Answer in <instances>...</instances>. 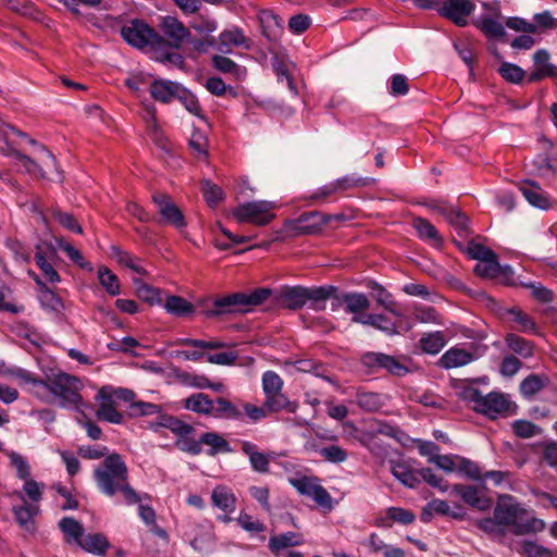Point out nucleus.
Listing matches in <instances>:
<instances>
[{
	"instance_id": "1",
	"label": "nucleus",
	"mask_w": 557,
	"mask_h": 557,
	"mask_svg": "<svg viewBox=\"0 0 557 557\" xmlns=\"http://www.w3.org/2000/svg\"><path fill=\"white\" fill-rule=\"evenodd\" d=\"M94 479L99 491L109 496L121 495L126 505L141 503L144 498L129 484L128 469L119 454L108 455L104 460L95 469Z\"/></svg>"
},
{
	"instance_id": "2",
	"label": "nucleus",
	"mask_w": 557,
	"mask_h": 557,
	"mask_svg": "<svg viewBox=\"0 0 557 557\" xmlns=\"http://www.w3.org/2000/svg\"><path fill=\"white\" fill-rule=\"evenodd\" d=\"M271 289L262 287L249 294L234 293L219 297L213 301V308L206 311L207 317H218L248 311L251 307L263 304L271 295Z\"/></svg>"
},
{
	"instance_id": "3",
	"label": "nucleus",
	"mask_w": 557,
	"mask_h": 557,
	"mask_svg": "<svg viewBox=\"0 0 557 557\" xmlns=\"http://www.w3.org/2000/svg\"><path fill=\"white\" fill-rule=\"evenodd\" d=\"M458 395L460 399L472 404L471 408L475 412L482 413L491 419H496L509 408L508 399L504 394L498 392H491L483 395L478 388L465 386L459 391Z\"/></svg>"
},
{
	"instance_id": "4",
	"label": "nucleus",
	"mask_w": 557,
	"mask_h": 557,
	"mask_svg": "<svg viewBox=\"0 0 557 557\" xmlns=\"http://www.w3.org/2000/svg\"><path fill=\"white\" fill-rule=\"evenodd\" d=\"M81 388L82 383L76 376L58 371L46 376L41 392L58 397L62 406H76L82 401Z\"/></svg>"
},
{
	"instance_id": "5",
	"label": "nucleus",
	"mask_w": 557,
	"mask_h": 557,
	"mask_svg": "<svg viewBox=\"0 0 557 557\" xmlns=\"http://www.w3.org/2000/svg\"><path fill=\"white\" fill-rule=\"evenodd\" d=\"M26 137V133L15 128L14 126H5L0 131V152L4 156H15L23 163L26 173L37 174L38 177L45 178L46 173L42 170V166L34 159L16 149L18 146L17 138Z\"/></svg>"
},
{
	"instance_id": "6",
	"label": "nucleus",
	"mask_w": 557,
	"mask_h": 557,
	"mask_svg": "<svg viewBox=\"0 0 557 557\" xmlns=\"http://www.w3.org/2000/svg\"><path fill=\"white\" fill-rule=\"evenodd\" d=\"M121 35L127 44L138 49L151 47L153 50H162L165 45L163 36L139 20H133L123 26Z\"/></svg>"
},
{
	"instance_id": "7",
	"label": "nucleus",
	"mask_w": 557,
	"mask_h": 557,
	"mask_svg": "<svg viewBox=\"0 0 557 557\" xmlns=\"http://www.w3.org/2000/svg\"><path fill=\"white\" fill-rule=\"evenodd\" d=\"M159 419L160 426L171 430L177 436L175 445L178 449L193 456H197L202 453L200 437L195 440L191 436L195 432L193 425L173 416H160Z\"/></svg>"
},
{
	"instance_id": "8",
	"label": "nucleus",
	"mask_w": 557,
	"mask_h": 557,
	"mask_svg": "<svg viewBox=\"0 0 557 557\" xmlns=\"http://www.w3.org/2000/svg\"><path fill=\"white\" fill-rule=\"evenodd\" d=\"M360 362L368 374L385 371L392 375L403 376L409 371L399 358L383 352H364L360 358Z\"/></svg>"
},
{
	"instance_id": "9",
	"label": "nucleus",
	"mask_w": 557,
	"mask_h": 557,
	"mask_svg": "<svg viewBox=\"0 0 557 557\" xmlns=\"http://www.w3.org/2000/svg\"><path fill=\"white\" fill-rule=\"evenodd\" d=\"M274 203L270 201H249L239 205L233 210V216L239 223H252L258 226L268 225L273 219Z\"/></svg>"
},
{
	"instance_id": "10",
	"label": "nucleus",
	"mask_w": 557,
	"mask_h": 557,
	"mask_svg": "<svg viewBox=\"0 0 557 557\" xmlns=\"http://www.w3.org/2000/svg\"><path fill=\"white\" fill-rule=\"evenodd\" d=\"M331 215H324L319 211L305 212L297 219L287 220L284 223L283 233L293 237L315 234L331 222Z\"/></svg>"
},
{
	"instance_id": "11",
	"label": "nucleus",
	"mask_w": 557,
	"mask_h": 557,
	"mask_svg": "<svg viewBox=\"0 0 557 557\" xmlns=\"http://www.w3.org/2000/svg\"><path fill=\"white\" fill-rule=\"evenodd\" d=\"M152 201L158 207L161 216L160 223L172 225L176 228H184L186 220L182 210L173 202L171 197L163 193L152 195Z\"/></svg>"
},
{
	"instance_id": "12",
	"label": "nucleus",
	"mask_w": 557,
	"mask_h": 557,
	"mask_svg": "<svg viewBox=\"0 0 557 557\" xmlns=\"http://www.w3.org/2000/svg\"><path fill=\"white\" fill-rule=\"evenodd\" d=\"M289 483L301 495L312 497L314 502L322 506L331 508L332 497L330 493L319 483V480L313 476H301L289 479Z\"/></svg>"
},
{
	"instance_id": "13",
	"label": "nucleus",
	"mask_w": 557,
	"mask_h": 557,
	"mask_svg": "<svg viewBox=\"0 0 557 557\" xmlns=\"http://www.w3.org/2000/svg\"><path fill=\"white\" fill-rule=\"evenodd\" d=\"M160 29L163 33L165 45L163 49L171 47L180 49L182 45L190 37L189 29L176 17L163 16L160 22Z\"/></svg>"
},
{
	"instance_id": "14",
	"label": "nucleus",
	"mask_w": 557,
	"mask_h": 557,
	"mask_svg": "<svg viewBox=\"0 0 557 557\" xmlns=\"http://www.w3.org/2000/svg\"><path fill=\"white\" fill-rule=\"evenodd\" d=\"M55 257L57 250L51 244L44 243L36 246L35 262L50 283L60 281V275L52 264Z\"/></svg>"
},
{
	"instance_id": "15",
	"label": "nucleus",
	"mask_w": 557,
	"mask_h": 557,
	"mask_svg": "<svg viewBox=\"0 0 557 557\" xmlns=\"http://www.w3.org/2000/svg\"><path fill=\"white\" fill-rule=\"evenodd\" d=\"M474 9L473 0H447L443 3L441 13L456 25L463 27L468 24V16Z\"/></svg>"
},
{
	"instance_id": "16",
	"label": "nucleus",
	"mask_w": 557,
	"mask_h": 557,
	"mask_svg": "<svg viewBox=\"0 0 557 557\" xmlns=\"http://www.w3.org/2000/svg\"><path fill=\"white\" fill-rule=\"evenodd\" d=\"M240 451L248 457L251 469L258 473H269L272 453L261 451L259 446L250 441H239Z\"/></svg>"
},
{
	"instance_id": "17",
	"label": "nucleus",
	"mask_w": 557,
	"mask_h": 557,
	"mask_svg": "<svg viewBox=\"0 0 557 557\" xmlns=\"http://www.w3.org/2000/svg\"><path fill=\"white\" fill-rule=\"evenodd\" d=\"M97 398L100 400L99 408L96 411V416L99 420L114 424H122L124 422V417L117 411L116 401L112 394L108 393L107 389L102 387L98 392Z\"/></svg>"
},
{
	"instance_id": "18",
	"label": "nucleus",
	"mask_w": 557,
	"mask_h": 557,
	"mask_svg": "<svg viewBox=\"0 0 557 557\" xmlns=\"http://www.w3.org/2000/svg\"><path fill=\"white\" fill-rule=\"evenodd\" d=\"M474 273L484 278H504L505 281H509L513 274L510 267L499 264L497 255H495V258L478 262L474 267Z\"/></svg>"
},
{
	"instance_id": "19",
	"label": "nucleus",
	"mask_w": 557,
	"mask_h": 557,
	"mask_svg": "<svg viewBox=\"0 0 557 557\" xmlns=\"http://www.w3.org/2000/svg\"><path fill=\"white\" fill-rule=\"evenodd\" d=\"M258 18L263 36L270 41L278 40L283 33V18L269 9L261 10Z\"/></svg>"
},
{
	"instance_id": "20",
	"label": "nucleus",
	"mask_w": 557,
	"mask_h": 557,
	"mask_svg": "<svg viewBox=\"0 0 557 557\" xmlns=\"http://www.w3.org/2000/svg\"><path fill=\"white\" fill-rule=\"evenodd\" d=\"M451 492L459 496L467 505L479 510H485L490 507L491 502L485 497L478 487L465 484H455Z\"/></svg>"
},
{
	"instance_id": "21",
	"label": "nucleus",
	"mask_w": 557,
	"mask_h": 557,
	"mask_svg": "<svg viewBox=\"0 0 557 557\" xmlns=\"http://www.w3.org/2000/svg\"><path fill=\"white\" fill-rule=\"evenodd\" d=\"M345 305V311L355 315L368 310L370 308V300L364 294L361 293H344L337 294L336 304L332 302L333 309Z\"/></svg>"
},
{
	"instance_id": "22",
	"label": "nucleus",
	"mask_w": 557,
	"mask_h": 557,
	"mask_svg": "<svg viewBox=\"0 0 557 557\" xmlns=\"http://www.w3.org/2000/svg\"><path fill=\"white\" fill-rule=\"evenodd\" d=\"M391 472L405 486L414 488L419 483V470H414L409 460L391 461Z\"/></svg>"
},
{
	"instance_id": "23",
	"label": "nucleus",
	"mask_w": 557,
	"mask_h": 557,
	"mask_svg": "<svg viewBox=\"0 0 557 557\" xmlns=\"http://www.w3.org/2000/svg\"><path fill=\"white\" fill-rule=\"evenodd\" d=\"M475 359L474 352L455 346L442 355L438 364L444 369H453L467 366Z\"/></svg>"
},
{
	"instance_id": "24",
	"label": "nucleus",
	"mask_w": 557,
	"mask_h": 557,
	"mask_svg": "<svg viewBox=\"0 0 557 557\" xmlns=\"http://www.w3.org/2000/svg\"><path fill=\"white\" fill-rule=\"evenodd\" d=\"M524 198L533 207L547 210L552 206V201L548 195L541 188V186L531 181L522 183L519 187Z\"/></svg>"
},
{
	"instance_id": "25",
	"label": "nucleus",
	"mask_w": 557,
	"mask_h": 557,
	"mask_svg": "<svg viewBox=\"0 0 557 557\" xmlns=\"http://www.w3.org/2000/svg\"><path fill=\"white\" fill-rule=\"evenodd\" d=\"M352 322L372 326L389 336L398 333L396 323L384 314L368 313L364 315H354Z\"/></svg>"
},
{
	"instance_id": "26",
	"label": "nucleus",
	"mask_w": 557,
	"mask_h": 557,
	"mask_svg": "<svg viewBox=\"0 0 557 557\" xmlns=\"http://www.w3.org/2000/svg\"><path fill=\"white\" fill-rule=\"evenodd\" d=\"M212 504L221 509L225 515L221 518L222 521L228 522L231 519L227 513H231L236 508V497L231 490L225 486H216L211 494Z\"/></svg>"
},
{
	"instance_id": "27",
	"label": "nucleus",
	"mask_w": 557,
	"mask_h": 557,
	"mask_svg": "<svg viewBox=\"0 0 557 557\" xmlns=\"http://www.w3.org/2000/svg\"><path fill=\"white\" fill-rule=\"evenodd\" d=\"M219 42L223 52H231L232 47L250 49L251 42L239 27L223 30L219 35Z\"/></svg>"
},
{
	"instance_id": "28",
	"label": "nucleus",
	"mask_w": 557,
	"mask_h": 557,
	"mask_svg": "<svg viewBox=\"0 0 557 557\" xmlns=\"http://www.w3.org/2000/svg\"><path fill=\"white\" fill-rule=\"evenodd\" d=\"M523 510L517 504L500 503L494 509V518L500 525L512 527L513 531L517 530V525L520 524V513Z\"/></svg>"
},
{
	"instance_id": "29",
	"label": "nucleus",
	"mask_w": 557,
	"mask_h": 557,
	"mask_svg": "<svg viewBox=\"0 0 557 557\" xmlns=\"http://www.w3.org/2000/svg\"><path fill=\"white\" fill-rule=\"evenodd\" d=\"M201 447L205 445L208 447L206 454L210 457H214L218 454H230L233 453L230 443L216 432H205L200 435Z\"/></svg>"
},
{
	"instance_id": "30",
	"label": "nucleus",
	"mask_w": 557,
	"mask_h": 557,
	"mask_svg": "<svg viewBox=\"0 0 557 557\" xmlns=\"http://www.w3.org/2000/svg\"><path fill=\"white\" fill-rule=\"evenodd\" d=\"M305 287H284L280 290L277 302L287 309L297 310L306 304Z\"/></svg>"
},
{
	"instance_id": "31",
	"label": "nucleus",
	"mask_w": 557,
	"mask_h": 557,
	"mask_svg": "<svg viewBox=\"0 0 557 557\" xmlns=\"http://www.w3.org/2000/svg\"><path fill=\"white\" fill-rule=\"evenodd\" d=\"M23 505L13 507V513L17 523L27 532H34V517L39 512L38 505L28 504L23 495L20 496Z\"/></svg>"
},
{
	"instance_id": "32",
	"label": "nucleus",
	"mask_w": 557,
	"mask_h": 557,
	"mask_svg": "<svg viewBox=\"0 0 557 557\" xmlns=\"http://www.w3.org/2000/svg\"><path fill=\"white\" fill-rule=\"evenodd\" d=\"M180 89L181 86L177 83L164 79H156L151 84L150 92L154 100L168 103L173 98L177 97Z\"/></svg>"
},
{
	"instance_id": "33",
	"label": "nucleus",
	"mask_w": 557,
	"mask_h": 557,
	"mask_svg": "<svg viewBox=\"0 0 557 557\" xmlns=\"http://www.w3.org/2000/svg\"><path fill=\"white\" fill-rule=\"evenodd\" d=\"M211 61L216 71L223 74H230L237 81H243L247 76V70L245 66L235 63L232 59L225 55L215 54L211 58Z\"/></svg>"
},
{
	"instance_id": "34",
	"label": "nucleus",
	"mask_w": 557,
	"mask_h": 557,
	"mask_svg": "<svg viewBox=\"0 0 557 557\" xmlns=\"http://www.w3.org/2000/svg\"><path fill=\"white\" fill-rule=\"evenodd\" d=\"M213 400L205 393H195L183 400V407L195 413L210 417Z\"/></svg>"
},
{
	"instance_id": "35",
	"label": "nucleus",
	"mask_w": 557,
	"mask_h": 557,
	"mask_svg": "<svg viewBox=\"0 0 557 557\" xmlns=\"http://www.w3.org/2000/svg\"><path fill=\"white\" fill-rule=\"evenodd\" d=\"M84 550L102 556L110 547L107 536L102 533H88L82 537L78 544Z\"/></svg>"
},
{
	"instance_id": "36",
	"label": "nucleus",
	"mask_w": 557,
	"mask_h": 557,
	"mask_svg": "<svg viewBox=\"0 0 557 557\" xmlns=\"http://www.w3.org/2000/svg\"><path fill=\"white\" fill-rule=\"evenodd\" d=\"M264 407L268 413H274L282 410H286L287 412L294 413L298 408V404L295 401H290L286 395L282 392L275 394L264 395Z\"/></svg>"
},
{
	"instance_id": "37",
	"label": "nucleus",
	"mask_w": 557,
	"mask_h": 557,
	"mask_svg": "<svg viewBox=\"0 0 557 557\" xmlns=\"http://www.w3.org/2000/svg\"><path fill=\"white\" fill-rule=\"evenodd\" d=\"M502 17H487L480 16L473 24L479 28L488 39H498L505 36V27L500 22Z\"/></svg>"
},
{
	"instance_id": "38",
	"label": "nucleus",
	"mask_w": 557,
	"mask_h": 557,
	"mask_svg": "<svg viewBox=\"0 0 557 557\" xmlns=\"http://www.w3.org/2000/svg\"><path fill=\"white\" fill-rule=\"evenodd\" d=\"M211 410L210 417L218 419L240 420L243 417L242 411L233 403L223 397L213 400Z\"/></svg>"
},
{
	"instance_id": "39",
	"label": "nucleus",
	"mask_w": 557,
	"mask_h": 557,
	"mask_svg": "<svg viewBox=\"0 0 557 557\" xmlns=\"http://www.w3.org/2000/svg\"><path fill=\"white\" fill-rule=\"evenodd\" d=\"M337 290L338 288L333 285H325L311 288L305 287L306 302L308 300H312L314 309H321L322 307H318V304L325 301L326 299H333V302L336 304L338 294Z\"/></svg>"
},
{
	"instance_id": "40",
	"label": "nucleus",
	"mask_w": 557,
	"mask_h": 557,
	"mask_svg": "<svg viewBox=\"0 0 557 557\" xmlns=\"http://www.w3.org/2000/svg\"><path fill=\"white\" fill-rule=\"evenodd\" d=\"M302 542V536L299 533L286 532L271 536L269 540V548L272 553L278 554L285 548L301 545Z\"/></svg>"
},
{
	"instance_id": "41",
	"label": "nucleus",
	"mask_w": 557,
	"mask_h": 557,
	"mask_svg": "<svg viewBox=\"0 0 557 557\" xmlns=\"http://www.w3.org/2000/svg\"><path fill=\"white\" fill-rule=\"evenodd\" d=\"M373 297L376 302L386 311L395 317L400 318L403 313L398 309V304L394 300L393 295L377 283H372Z\"/></svg>"
},
{
	"instance_id": "42",
	"label": "nucleus",
	"mask_w": 557,
	"mask_h": 557,
	"mask_svg": "<svg viewBox=\"0 0 557 557\" xmlns=\"http://www.w3.org/2000/svg\"><path fill=\"white\" fill-rule=\"evenodd\" d=\"M111 253L119 264L126 267L138 274L147 275V271L139 264L140 260L128 251L123 250L119 246H112Z\"/></svg>"
},
{
	"instance_id": "43",
	"label": "nucleus",
	"mask_w": 557,
	"mask_h": 557,
	"mask_svg": "<svg viewBox=\"0 0 557 557\" xmlns=\"http://www.w3.org/2000/svg\"><path fill=\"white\" fill-rule=\"evenodd\" d=\"M412 226L417 231L418 236L423 240H429L434 244H441L443 242L435 226L424 218H414Z\"/></svg>"
},
{
	"instance_id": "44",
	"label": "nucleus",
	"mask_w": 557,
	"mask_h": 557,
	"mask_svg": "<svg viewBox=\"0 0 557 557\" xmlns=\"http://www.w3.org/2000/svg\"><path fill=\"white\" fill-rule=\"evenodd\" d=\"M317 453L326 461L332 463H342L347 460L348 453L338 445H329L324 447H318L315 444L307 446Z\"/></svg>"
},
{
	"instance_id": "45",
	"label": "nucleus",
	"mask_w": 557,
	"mask_h": 557,
	"mask_svg": "<svg viewBox=\"0 0 557 557\" xmlns=\"http://www.w3.org/2000/svg\"><path fill=\"white\" fill-rule=\"evenodd\" d=\"M505 342L515 354L522 358H530L533 356L534 346L532 342L513 333L506 335Z\"/></svg>"
},
{
	"instance_id": "46",
	"label": "nucleus",
	"mask_w": 557,
	"mask_h": 557,
	"mask_svg": "<svg viewBox=\"0 0 557 557\" xmlns=\"http://www.w3.org/2000/svg\"><path fill=\"white\" fill-rule=\"evenodd\" d=\"M164 308L170 314L175 317H187L195 311L194 305L180 296H169Z\"/></svg>"
},
{
	"instance_id": "47",
	"label": "nucleus",
	"mask_w": 557,
	"mask_h": 557,
	"mask_svg": "<svg viewBox=\"0 0 557 557\" xmlns=\"http://www.w3.org/2000/svg\"><path fill=\"white\" fill-rule=\"evenodd\" d=\"M271 65H272L274 73L277 76V79L278 81L286 79L288 88L293 92L297 94V89H296L294 79L289 74L288 63H287L286 59L283 55H280L278 53H274L271 58Z\"/></svg>"
},
{
	"instance_id": "48",
	"label": "nucleus",
	"mask_w": 557,
	"mask_h": 557,
	"mask_svg": "<svg viewBox=\"0 0 557 557\" xmlns=\"http://www.w3.org/2000/svg\"><path fill=\"white\" fill-rule=\"evenodd\" d=\"M420 347L421 349L430 355L438 354L442 348L445 346V337L444 334L440 331L434 333H429L423 335L420 338Z\"/></svg>"
},
{
	"instance_id": "49",
	"label": "nucleus",
	"mask_w": 557,
	"mask_h": 557,
	"mask_svg": "<svg viewBox=\"0 0 557 557\" xmlns=\"http://www.w3.org/2000/svg\"><path fill=\"white\" fill-rule=\"evenodd\" d=\"M357 405L366 411H377L384 405L381 394L374 392H358L356 396Z\"/></svg>"
},
{
	"instance_id": "50",
	"label": "nucleus",
	"mask_w": 557,
	"mask_h": 557,
	"mask_svg": "<svg viewBox=\"0 0 557 557\" xmlns=\"http://www.w3.org/2000/svg\"><path fill=\"white\" fill-rule=\"evenodd\" d=\"M133 283L136 287L137 297L140 298L143 301L148 302L150 305L161 302L159 288H156L149 284H146L140 278H134Z\"/></svg>"
},
{
	"instance_id": "51",
	"label": "nucleus",
	"mask_w": 557,
	"mask_h": 557,
	"mask_svg": "<svg viewBox=\"0 0 557 557\" xmlns=\"http://www.w3.org/2000/svg\"><path fill=\"white\" fill-rule=\"evenodd\" d=\"M98 278L101 286L108 294L116 296L121 293V285L117 276L107 267H100L98 270Z\"/></svg>"
},
{
	"instance_id": "52",
	"label": "nucleus",
	"mask_w": 557,
	"mask_h": 557,
	"mask_svg": "<svg viewBox=\"0 0 557 557\" xmlns=\"http://www.w3.org/2000/svg\"><path fill=\"white\" fill-rule=\"evenodd\" d=\"M437 210L445 216L449 224L460 231H467L469 219L463 212L449 207H438Z\"/></svg>"
},
{
	"instance_id": "53",
	"label": "nucleus",
	"mask_w": 557,
	"mask_h": 557,
	"mask_svg": "<svg viewBox=\"0 0 557 557\" xmlns=\"http://www.w3.org/2000/svg\"><path fill=\"white\" fill-rule=\"evenodd\" d=\"M157 414V421L154 424L159 425V417L165 416L164 413H161V408L159 405L152 404V403H144V401H136L132 403L129 406V416L131 417H140V416H153Z\"/></svg>"
},
{
	"instance_id": "54",
	"label": "nucleus",
	"mask_w": 557,
	"mask_h": 557,
	"mask_svg": "<svg viewBox=\"0 0 557 557\" xmlns=\"http://www.w3.org/2000/svg\"><path fill=\"white\" fill-rule=\"evenodd\" d=\"M508 314L511 317L512 321H515L518 324V330L520 332H536V324L534 320L529 314L523 312L521 309L510 308L508 309Z\"/></svg>"
},
{
	"instance_id": "55",
	"label": "nucleus",
	"mask_w": 557,
	"mask_h": 557,
	"mask_svg": "<svg viewBox=\"0 0 557 557\" xmlns=\"http://www.w3.org/2000/svg\"><path fill=\"white\" fill-rule=\"evenodd\" d=\"M59 527L61 531L69 537L73 539L77 544L84 536L82 524L72 517H64L60 520Z\"/></svg>"
},
{
	"instance_id": "56",
	"label": "nucleus",
	"mask_w": 557,
	"mask_h": 557,
	"mask_svg": "<svg viewBox=\"0 0 557 557\" xmlns=\"http://www.w3.org/2000/svg\"><path fill=\"white\" fill-rule=\"evenodd\" d=\"M498 73L505 81L512 84L521 83L525 76L523 69L509 62H503L498 69Z\"/></svg>"
},
{
	"instance_id": "57",
	"label": "nucleus",
	"mask_w": 557,
	"mask_h": 557,
	"mask_svg": "<svg viewBox=\"0 0 557 557\" xmlns=\"http://www.w3.org/2000/svg\"><path fill=\"white\" fill-rule=\"evenodd\" d=\"M546 381L547 379L545 377L536 374H530L520 383V391L524 396H534L544 388Z\"/></svg>"
},
{
	"instance_id": "58",
	"label": "nucleus",
	"mask_w": 557,
	"mask_h": 557,
	"mask_svg": "<svg viewBox=\"0 0 557 557\" xmlns=\"http://www.w3.org/2000/svg\"><path fill=\"white\" fill-rule=\"evenodd\" d=\"M201 191L207 203L211 207L216 206L224 198L222 188L208 180L201 182Z\"/></svg>"
},
{
	"instance_id": "59",
	"label": "nucleus",
	"mask_w": 557,
	"mask_h": 557,
	"mask_svg": "<svg viewBox=\"0 0 557 557\" xmlns=\"http://www.w3.org/2000/svg\"><path fill=\"white\" fill-rule=\"evenodd\" d=\"M284 382L274 371H265L262 374V391L264 395L280 393L283 389Z\"/></svg>"
},
{
	"instance_id": "60",
	"label": "nucleus",
	"mask_w": 557,
	"mask_h": 557,
	"mask_svg": "<svg viewBox=\"0 0 557 557\" xmlns=\"http://www.w3.org/2000/svg\"><path fill=\"white\" fill-rule=\"evenodd\" d=\"M516 436L520 438H531L541 433V428L528 420H516L511 424Z\"/></svg>"
},
{
	"instance_id": "61",
	"label": "nucleus",
	"mask_w": 557,
	"mask_h": 557,
	"mask_svg": "<svg viewBox=\"0 0 557 557\" xmlns=\"http://www.w3.org/2000/svg\"><path fill=\"white\" fill-rule=\"evenodd\" d=\"M430 508L436 515L449 516L454 519L462 520L466 513L462 511L461 507L457 506L456 510H451L448 503L442 499H433L429 502Z\"/></svg>"
},
{
	"instance_id": "62",
	"label": "nucleus",
	"mask_w": 557,
	"mask_h": 557,
	"mask_svg": "<svg viewBox=\"0 0 557 557\" xmlns=\"http://www.w3.org/2000/svg\"><path fill=\"white\" fill-rule=\"evenodd\" d=\"M456 459L458 461L457 469L460 472L474 481L483 482L482 472L478 463L459 456H456Z\"/></svg>"
},
{
	"instance_id": "63",
	"label": "nucleus",
	"mask_w": 557,
	"mask_h": 557,
	"mask_svg": "<svg viewBox=\"0 0 557 557\" xmlns=\"http://www.w3.org/2000/svg\"><path fill=\"white\" fill-rule=\"evenodd\" d=\"M41 305L52 311H60L63 308L61 298L47 286H42L39 294Z\"/></svg>"
},
{
	"instance_id": "64",
	"label": "nucleus",
	"mask_w": 557,
	"mask_h": 557,
	"mask_svg": "<svg viewBox=\"0 0 557 557\" xmlns=\"http://www.w3.org/2000/svg\"><path fill=\"white\" fill-rule=\"evenodd\" d=\"M386 516L392 521L404 525L411 524L416 519V515L411 510L401 507L387 508Z\"/></svg>"
}]
</instances>
